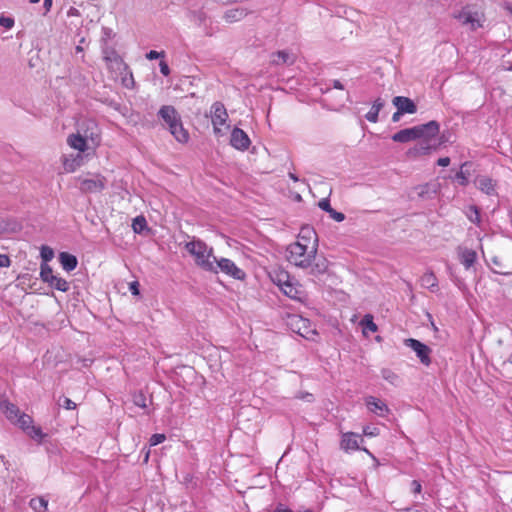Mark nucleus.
I'll return each instance as SVG.
<instances>
[{
  "mask_svg": "<svg viewBox=\"0 0 512 512\" xmlns=\"http://www.w3.org/2000/svg\"><path fill=\"white\" fill-rule=\"evenodd\" d=\"M318 239L312 245L296 241L287 247L288 261L302 269H310V274L318 276L328 270V261L323 256H317Z\"/></svg>",
  "mask_w": 512,
  "mask_h": 512,
  "instance_id": "nucleus-1",
  "label": "nucleus"
},
{
  "mask_svg": "<svg viewBox=\"0 0 512 512\" xmlns=\"http://www.w3.org/2000/svg\"><path fill=\"white\" fill-rule=\"evenodd\" d=\"M440 125L437 121L432 120L426 124L405 128L392 136L394 142L407 143L416 139L422 138L423 140L419 145L408 151L409 155L418 156L428 154L431 150V145L428 143L431 138L438 135Z\"/></svg>",
  "mask_w": 512,
  "mask_h": 512,
  "instance_id": "nucleus-2",
  "label": "nucleus"
},
{
  "mask_svg": "<svg viewBox=\"0 0 512 512\" xmlns=\"http://www.w3.org/2000/svg\"><path fill=\"white\" fill-rule=\"evenodd\" d=\"M186 250L195 257L196 264L203 270L217 274V266H214L216 257L213 249L208 248L201 240H192L185 245Z\"/></svg>",
  "mask_w": 512,
  "mask_h": 512,
  "instance_id": "nucleus-3",
  "label": "nucleus"
},
{
  "mask_svg": "<svg viewBox=\"0 0 512 512\" xmlns=\"http://www.w3.org/2000/svg\"><path fill=\"white\" fill-rule=\"evenodd\" d=\"M440 187V183L437 181L420 184L412 188L409 197L413 200L416 198L419 200H430L439 193Z\"/></svg>",
  "mask_w": 512,
  "mask_h": 512,
  "instance_id": "nucleus-4",
  "label": "nucleus"
},
{
  "mask_svg": "<svg viewBox=\"0 0 512 512\" xmlns=\"http://www.w3.org/2000/svg\"><path fill=\"white\" fill-rule=\"evenodd\" d=\"M18 425L26 434L34 440L41 441L44 434L40 427L33 425V419L31 416L21 413L18 418L13 422Z\"/></svg>",
  "mask_w": 512,
  "mask_h": 512,
  "instance_id": "nucleus-5",
  "label": "nucleus"
},
{
  "mask_svg": "<svg viewBox=\"0 0 512 512\" xmlns=\"http://www.w3.org/2000/svg\"><path fill=\"white\" fill-rule=\"evenodd\" d=\"M404 344L416 353L417 357L423 365L429 366L431 364V349L429 346L413 338L405 339Z\"/></svg>",
  "mask_w": 512,
  "mask_h": 512,
  "instance_id": "nucleus-6",
  "label": "nucleus"
},
{
  "mask_svg": "<svg viewBox=\"0 0 512 512\" xmlns=\"http://www.w3.org/2000/svg\"><path fill=\"white\" fill-rule=\"evenodd\" d=\"M79 189L83 193H98L106 186V179L101 175L93 178H79Z\"/></svg>",
  "mask_w": 512,
  "mask_h": 512,
  "instance_id": "nucleus-7",
  "label": "nucleus"
},
{
  "mask_svg": "<svg viewBox=\"0 0 512 512\" xmlns=\"http://www.w3.org/2000/svg\"><path fill=\"white\" fill-rule=\"evenodd\" d=\"M214 266H217V273L219 270L234 279L242 280L245 278V272L238 268L233 261L227 258L216 259Z\"/></svg>",
  "mask_w": 512,
  "mask_h": 512,
  "instance_id": "nucleus-8",
  "label": "nucleus"
},
{
  "mask_svg": "<svg viewBox=\"0 0 512 512\" xmlns=\"http://www.w3.org/2000/svg\"><path fill=\"white\" fill-rule=\"evenodd\" d=\"M289 325L292 327V330L297 332L299 335L306 339H310V334L316 335V331L312 330L308 326V321L299 316H291Z\"/></svg>",
  "mask_w": 512,
  "mask_h": 512,
  "instance_id": "nucleus-9",
  "label": "nucleus"
},
{
  "mask_svg": "<svg viewBox=\"0 0 512 512\" xmlns=\"http://www.w3.org/2000/svg\"><path fill=\"white\" fill-rule=\"evenodd\" d=\"M455 18L463 25H470L473 30L482 26L480 14L476 11L471 12L468 8L462 9Z\"/></svg>",
  "mask_w": 512,
  "mask_h": 512,
  "instance_id": "nucleus-10",
  "label": "nucleus"
},
{
  "mask_svg": "<svg viewBox=\"0 0 512 512\" xmlns=\"http://www.w3.org/2000/svg\"><path fill=\"white\" fill-rule=\"evenodd\" d=\"M227 117V111L222 103L216 102L212 105V123L216 134L221 132L219 126L226 122Z\"/></svg>",
  "mask_w": 512,
  "mask_h": 512,
  "instance_id": "nucleus-11",
  "label": "nucleus"
},
{
  "mask_svg": "<svg viewBox=\"0 0 512 512\" xmlns=\"http://www.w3.org/2000/svg\"><path fill=\"white\" fill-rule=\"evenodd\" d=\"M158 116L163 120L168 128L172 127V125L176 124L178 120L181 119L175 107L171 105H163L158 111Z\"/></svg>",
  "mask_w": 512,
  "mask_h": 512,
  "instance_id": "nucleus-12",
  "label": "nucleus"
},
{
  "mask_svg": "<svg viewBox=\"0 0 512 512\" xmlns=\"http://www.w3.org/2000/svg\"><path fill=\"white\" fill-rule=\"evenodd\" d=\"M397 110L404 114H414L417 112V106L414 101L405 96H396L392 100Z\"/></svg>",
  "mask_w": 512,
  "mask_h": 512,
  "instance_id": "nucleus-13",
  "label": "nucleus"
},
{
  "mask_svg": "<svg viewBox=\"0 0 512 512\" xmlns=\"http://www.w3.org/2000/svg\"><path fill=\"white\" fill-rule=\"evenodd\" d=\"M230 143L238 150H245L250 145V139L242 129L234 128L231 133Z\"/></svg>",
  "mask_w": 512,
  "mask_h": 512,
  "instance_id": "nucleus-14",
  "label": "nucleus"
},
{
  "mask_svg": "<svg viewBox=\"0 0 512 512\" xmlns=\"http://www.w3.org/2000/svg\"><path fill=\"white\" fill-rule=\"evenodd\" d=\"M90 137L92 141H95V139H98V134H94L91 132L90 136L85 134V136L78 134H73L68 137V143L69 145L78 150L79 152H84L87 149V138Z\"/></svg>",
  "mask_w": 512,
  "mask_h": 512,
  "instance_id": "nucleus-15",
  "label": "nucleus"
},
{
  "mask_svg": "<svg viewBox=\"0 0 512 512\" xmlns=\"http://www.w3.org/2000/svg\"><path fill=\"white\" fill-rule=\"evenodd\" d=\"M457 252L460 258V262L466 269L472 267L477 260V254L473 249L459 246Z\"/></svg>",
  "mask_w": 512,
  "mask_h": 512,
  "instance_id": "nucleus-16",
  "label": "nucleus"
},
{
  "mask_svg": "<svg viewBox=\"0 0 512 512\" xmlns=\"http://www.w3.org/2000/svg\"><path fill=\"white\" fill-rule=\"evenodd\" d=\"M366 405L371 412L381 417L385 416V414L389 412V408L387 407V405L383 401L373 396H369L366 398Z\"/></svg>",
  "mask_w": 512,
  "mask_h": 512,
  "instance_id": "nucleus-17",
  "label": "nucleus"
},
{
  "mask_svg": "<svg viewBox=\"0 0 512 512\" xmlns=\"http://www.w3.org/2000/svg\"><path fill=\"white\" fill-rule=\"evenodd\" d=\"M0 406H1L3 413L5 414L6 418L11 423L15 422V420L18 418V416L22 413L15 404L10 403L9 401H6V400L2 401Z\"/></svg>",
  "mask_w": 512,
  "mask_h": 512,
  "instance_id": "nucleus-18",
  "label": "nucleus"
},
{
  "mask_svg": "<svg viewBox=\"0 0 512 512\" xmlns=\"http://www.w3.org/2000/svg\"><path fill=\"white\" fill-rule=\"evenodd\" d=\"M247 15H248V11L246 9H244V8H233V9L227 10L224 13L223 19L227 23H234V22H238V21L242 20Z\"/></svg>",
  "mask_w": 512,
  "mask_h": 512,
  "instance_id": "nucleus-19",
  "label": "nucleus"
},
{
  "mask_svg": "<svg viewBox=\"0 0 512 512\" xmlns=\"http://www.w3.org/2000/svg\"><path fill=\"white\" fill-rule=\"evenodd\" d=\"M318 206L323 211L327 212L329 216L337 222H342L345 219V215L342 212H338L331 207L328 198L321 199L318 203Z\"/></svg>",
  "mask_w": 512,
  "mask_h": 512,
  "instance_id": "nucleus-20",
  "label": "nucleus"
},
{
  "mask_svg": "<svg viewBox=\"0 0 512 512\" xmlns=\"http://www.w3.org/2000/svg\"><path fill=\"white\" fill-rule=\"evenodd\" d=\"M59 261H60L63 269L67 272L74 270L78 264V260H77L76 256H74L68 252H61L59 254Z\"/></svg>",
  "mask_w": 512,
  "mask_h": 512,
  "instance_id": "nucleus-21",
  "label": "nucleus"
},
{
  "mask_svg": "<svg viewBox=\"0 0 512 512\" xmlns=\"http://www.w3.org/2000/svg\"><path fill=\"white\" fill-rule=\"evenodd\" d=\"M170 133L180 143H186L189 139L188 132L184 129L181 119L169 128Z\"/></svg>",
  "mask_w": 512,
  "mask_h": 512,
  "instance_id": "nucleus-22",
  "label": "nucleus"
},
{
  "mask_svg": "<svg viewBox=\"0 0 512 512\" xmlns=\"http://www.w3.org/2000/svg\"><path fill=\"white\" fill-rule=\"evenodd\" d=\"M477 187L487 195H495V182L486 176L479 177L476 181Z\"/></svg>",
  "mask_w": 512,
  "mask_h": 512,
  "instance_id": "nucleus-23",
  "label": "nucleus"
},
{
  "mask_svg": "<svg viewBox=\"0 0 512 512\" xmlns=\"http://www.w3.org/2000/svg\"><path fill=\"white\" fill-rule=\"evenodd\" d=\"M358 438H359V436L352 432L344 434L342 437V441H341V447L344 450L358 449L359 448Z\"/></svg>",
  "mask_w": 512,
  "mask_h": 512,
  "instance_id": "nucleus-24",
  "label": "nucleus"
},
{
  "mask_svg": "<svg viewBox=\"0 0 512 512\" xmlns=\"http://www.w3.org/2000/svg\"><path fill=\"white\" fill-rule=\"evenodd\" d=\"M384 104V100H382L381 98H377L374 101L370 111L365 115V118L369 122L376 123L378 121L379 111L384 107Z\"/></svg>",
  "mask_w": 512,
  "mask_h": 512,
  "instance_id": "nucleus-25",
  "label": "nucleus"
},
{
  "mask_svg": "<svg viewBox=\"0 0 512 512\" xmlns=\"http://www.w3.org/2000/svg\"><path fill=\"white\" fill-rule=\"evenodd\" d=\"M272 63L275 65L288 64L292 65L294 63V57L290 55L286 51H278L272 55Z\"/></svg>",
  "mask_w": 512,
  "mask_h": 512,
  "instance_id": "nucleus-26",
  "label": "nucleus"
},
{
  "mask_svg": "<svg viewBox=\"0 0 512 512\" xmlns=\"http://www.w3.org/2000/svg\"><path fill=\"white\" fill-rule=\"evenodd\" d=\"M318 239L316 232L311 227H302L297 241L312 245V242Z\"/></svg>",
  "mask_w": 512,
  "mask_h": 512,
  "instance_id": "nucleus-27",
  "label": "nucleus"
},
{
  "mask_svg": "<svg viewBox=\"0 0 512 512\" xmlns=\"http://www.w3.org/2000/svg\"><path fill=\"white\" fill-rule=\"evenodd\" d=\"M421 285L434 292L438 287V281L433 272H427L421 277Z\"/></svg>",
  "mask_w": 512,
  "mask_h": 512,
  "instance_id": "nucleus-28",
  "label": "nucleus"
},
{
  "mask_svg": "<svg viewBox=\"0 0 512 512\" xmlns=\"http://www.w3.org/2000/svg\"><path fill=\"white\" fill-rule=\"evenodd\" d=\"M47 284L50 287L62 292H67L70 288L69 283L65 279L57 276L51 278V281H49Z\"/></svg>",
  "mask_w": 512,
  "mask_h": 512,
  "instance_id": "nucleus-29",
  "label": "nucleus"
},
{
  "mask_svg": "<svg viewBox=\"0 0 512 512\" xmlns=\"http://www.w3.org/2000/svg\"><path fill=\"white\" fill-rule=\"evenodd\" d=\"M281 290L283 291V293L292 298V299H297L298 298V295H299V289L294 285L292 284L289 280H286L283 285H281Z\"/></svg>",
  "mask_w": 512,
  "mask_h": 512,
  "instance_id": "nucleus-30",
  "label": "nucleus"
},
{
  "mask_svg": "<svg viewBox=\"0 0 512 512\" xmlns=\"http://www.w3.org/2000/svg\"><path fill=\"white\" fill-rule=\"evenodd\" d=\"M492 263L496 266V269H494V273L500 274V275H511L512 274V267H509L507 265H504L499 257L494 256L492 258Z\"/></svg>",
  "mask_w": 512,
  "mask_h": 512,
  "instance_id": "nucleus-31",
  "label": "nucleus"
},
{
  "mask_svg": "<svg viewBox=\"0 0 512 512\" xmlns=\"http://www.w3.org/2000/svg\"><path fill=\"white\" fill-rule=\"evenodd\" d=\"M470 164L468 162H465L461 165L460 171L456 173L455 179L458 181V183L462 186H466L468 184V177L469 172L467 170V167Z\"/></svg>",
  "mask_w": 512,
  "mask_h": 512,
  "instance_id": "nucleus-32",
  "label": "nucleus"
},
{
  "mask_svg": "<svg viewBox=\"0 0 512 512\" xmlns=\"http://www.w3.org/2000/svg\"><path fill=\"white\" fill-rule=\"evenodd\" d=\"M360 325L363 327V330H369L371 332H376L378 330V326L373 321V316L371 314H366L360 321ZM365 333V331H363Z\"/></svg>",
  "mask_w": 512,
  "mask_h": 512,
  "instance_id": "nucleus-33",
  "label": "nucleus"
},
{
  "mask_svg": "<svg viewBox=\"0 0 512 512\" xmlns=\"http://www.w3.org/2000/svg\"><path fill=\"white\" fill-rule=\"evenodd\" d=\"M381 375H382L383 379H385L386 381H388L389 383H391L394 386H397L400 382L399 376L391 369H388V368L382 369Z\"/></svg>",
  "mask_w": 512,
  "mask_h": 512,
  "instance_id": "nucleus-34",
  "label": "nucleus"
},
{
  "mask_svg": "<svg viewBox=\"0 0 512 512\" xmlns=\"http://www.w3.org/2000/svg\"><path fill=\"white\" fill-rule=\"evenodd\" d=\"M48 501L42 497L33 498L30 500V507L36 512H42L47 509Z\"/></svg>",
  "mask_w": 512,
  "mask_h": 512,
  "instance_id": "nucleus-35",
  "label": "nucleus"
},
{
  "mask_svg": "<svg viewBox=\"0 0 512 512\" xmlns=\"http://www.w3.org/2000/svg\"><path fill=\"white\" fill-rule=\"evenodd\" d=\"M132 228L135 233H142L147 229V221L144 216L140 215L133 219Z\"/></svg>",
  "mask_w": 512,
  "mask_h": 512,
  "instance_id": "nucleus-36",
  "label": "nucleus"
},
{
  "mask_svg": "<svg viewBox=\"0 0 512 512\" xmlns=\"http://www.w3.org/2000/svg\"><path fill=\"white\" fill-rule=\"evenodd\" d=\"M55 275L53 274L52 268L47 263H41L40 266V277L41 280L45 283H48L51 281V278H53Z\"/></svg>",
  "mask_w": 512,
  "mask_h": 512,
  "instance_id": "nucleus-37",
  "label": "nucleus"
},
{
  "mask_svg": "<svg viewBox=\"0 0 512 512\" xmlns=\"http://www.w3.org/2000/svg\"><path fill=\"white\" fill-rule=\"evenodd\" d=\"M467 217L472 223H475V224L480 223V212H479V209L477 208V206L473 205V206L469 207Z\"/></svg>",
  "mask_w": 512,
  "mask_h": 512,
  "instance_id": "nucleus-38",
  "label": "nucleus"
},
{
  "mask_svg": "<svg viewBox=\"0 0 512 512\" xmlns=\"http://www.w3.org/2000/svg\"><path fill=\"white\" fill-rule=\"evenodd\" d=\"M133 403L141 408L147 407L146 397L142 391H138L133 394Z\"/></svg>",
  "mask_w": 512,
  "mask_h": 512,
  "instance_id": "nucleus-39",
  "label": "nucleus"
},
{
  "mask_svg": "<svg viewBox=\"0 0 512 512\" xmlns=\"http://www.w3.org/2000/svg\"><path fill=\"white\" fill-rule=\"evenodd\" d=\"M40 254H41V258L43 260L42 263H47L48 261L52 260V258L54 257L53 250L48 246H42Z\"/></svg>",
  "mask_w": 512,
  "mask_h": 512,
  "instance_id": "nucleus-40",
  "label": "nucleus"
},
{
  "mask_svg": "<svg viewBox=\"0 0 512 512\" xmlns=\"http://www.w3.org/2000/svg\"><path fill=\"white\" fill-rule=\"evenodd\" d=\"M14 24H15L14 18L6 17L3 15L0 17V25L5 27L6 29L13 28Z\"/></svg>",
  "mask_w": 512,
  "mask_h": 512,
  "instance_id": "nucleus-41",
  "label": "nucleus"
},
{
  "mask_svg": "<svg viewBox=\"0 0 512 512\" xmlns=\"http://www.w3.org/2000/svg\"><path fill=\"white\" fill-rule=\"evenodd\" d=\"M59 405L64 407L67 410H71V409H75L76 408V404L71 399H69L67 397H63L62 399H60L59 400Z\"/></svg>",
  "mask_w": 512,
  "mask_h": 512,
  "instance_id": "nucleus-42",
  "label": "nucleus"
},
{
  "mask_svg": "<svg viewBox=\"0 0 512 512\" xmlns=\"http://www.w3.org/2000/svg\"><path fill=\"white\" fill-rule=\"evenodd\" d=\"M64 168L67 172H73L77 166H79V162L76 159L69 161L68 159H64L63 161Z\"/></svg>",
  "mask_w": 512,
  "mask_h": 512,
  "instance_id": "nucleus-43",
  "label": "nucleus"
},
{
  "mask_svg": "<svg viewBox=\"0 0 512 512\" xmlns=\"http://www.w3.org/2000/svg\"><path fill=\"white\" fill-rule=\"evenodd\" d=\"M166 439L164 434H153L150 438V445L155 446L162 443Z\"/></svg>",
  "mask_w": 512,
  "mask_h": 512,
  "instance_id": "nucleus-44",
  "label": "nucleus"
},
{
  "mask_svg": "<svg viewBox=\"0 0 512 512\" xmlns=\"http://www.w3.org/2000/svg\"><path fill=\"white\" fill-rule=\"evenodd\" d=\"M165 57V52L164 51H155V50H151L149 51L147 54H146V58L148 60H154V59H159V58H164Z\"/></svg>",
  "mask_w": 512,
  "mask_h": 512,
  "instance_id": "nucleus-45",
  "label": "nucleus"
},
{
  "mask_svg": "<svg viewBox=\"0 0 512 512\" xmlns=\"http://www.w3.org/2000/svg\"><path fill=\"white\" fill-rule=\"evenodd\" d=\"M297 399L304 400L306 402H313L314 396L309 392H299L295 396Z\"/></svg>",
  "mask_w": 512,
  "mask_h": 512,
  "instance_id": "nucleus-46",
  "label": "nucleus"
},
{
  "mask_svg": "<svg viewBox=\"0 0 512 512\" xmlns=\"http://www.w3.org/2000/svg\"><path fill=\"white\" fill-rule=\"evenodd\" d=\"M103 53H104V59L107 61H112V60L117 61L118 60V55L114 50H111L110 52H108V50L105 49L103 51Z\"/></svg>",
  "mask_w": 512,
  "mask_h": 512,
  "instance_id": "nucleus-47",
  "label": "nucleus"
},
{
  "mask_svg": "<svg viewBox=\"0 0 512 512\" xmlns=\"http://www.w3.org/2000/svg\"><path fill=\"white\" fill-rule=\"evenodd\" d=\"M11 260L8 255L0 254V267H9Z\"/></svg>",
  "mask_w": 512,
  "mask_h": 512,
  "instance_id": "nucleus-48",
  "label": "nucleus"
},
{
  "mask_svg": "<svg viewBox=\"0 0 512 512\" xmlns=\"http://www.w3.org/2000/svg\"><path fill=\"white\" fill-rule=\"evenodd\" d=\"M159 67H160V72L164 76H168L170 74V68H169L168 64L165 61H163V60L160 61Z\"/></svg>",
  "mask_w": 512,
  "mask_h": 512,
  "instance_id": "nucleus-49",
  "label": "nucleus"
},
{
  "mask_svg": "<svg viewBox=\"0 0 512 512\" xmlns=\"http://www.w3.org/2000/svg\"><path fill=\"white\" fill-rule=\"evenodd\" d=\"M286 280H289V275L287 273L282 272L277 275V283L280 287Z\"/></svg>",
  "mask_w": 512,
  "mask_h": 512,
  "instance_id": "nucleus-50",
  "label": "nucleus"
},
{
  "mask_svg": "<svg viewBox=\"0 0 512 512\" xmlns=\"http://www.w3.org/2000/svg\"><path fill=\"white\" fill-rule=\"evenodd\" d=\"M130 291L133 295H139V283L137 281L130 284Z\"/></svg>",
  "mask_w": 512,
  "mask_h": 512,
  "instance_id": "nucleus-51",
  "label": "nucleus"
},
{
  "mask_svg": "<svg viewBox=\"0 0 512 512\" xmlns=\"http://www.w3.org/2000/svg\"><path fill=\"white\" fill-rule=\"evenodd\" d=\"M411 486H412V491L414 493H420L421 492V484L419 481L417 480H413L412 483H411Z\"/></svg>",
  "mask_w": 512,
  "mask_h": 512,
  "instance_id": "nucleus-52",
  "label": "nucleus"
},
{
  "mask_svg": "<svg viewBox=\"0 0 512 512\" xmlns=\"http://www.w3.org/2000/svg\"><path fill=\"white\" fill-rule=\"evenodd\" d=\"M437 164L442 167H446L450 164V158L449 157H442L439 158L437 161Z\"/></svg>",
  "mask_w": 512,
  "mask_h": 512,
  "instance_id": "nucleus-53",
  "label": "nucleus"
},
{
  "mask_svg": "<svg viewBox=\"0 0 512 512\" xmlns=\"http://www.w3.org/2000/svg\"><path fill=\"white\" fill-rule=\"evenodd\" d=\"M52 4H53V1L52 0H44L43 2V7L45 9V13H48L52 7Z\"/></svg>",
  "mask_w": 512,
  "mask_h": 512,
  "instance_id": "nucleus-54",
  "label": "nucleus"
},
{
  "mask_svg": "<svg viewBox=\"0 0 512 512\" xmlns=\"http://www.w3.org/2000/svg\"><path fill=\"white\" fill-rule=\"evenodd\" d=\"M403 114L404 113L400 112L399 110H396V112H394L392 115V121L394 123L398 122Z\"/></svg>",
  "mask_w": 512,
  "mask_h": 512,
  "instance_id": "nucleus-55",
  "label": "nucleus"
},
{
  "mask_svg": "<svg viewBox=\"0 0 512 512\" xmlns=\"http://www.w3.org/2000/svg\"><path fill=\"white\" fill-rule=\"evenodd\" d=\"M275 512H293L292 510L285 508L282 504H279L275 509Z\"/></svg>",
  "mask_w": 512,
  "mask_h": 512,
  "instance_id": "nucleus-56",
  "label": "nucleus"
},
{
  "mask_svg": "<svg viewBox=\"0 0 512 512\" xmlns=\"http://www.w3.org/2000/svg\"><path fill=\"white\" fill-rule=\"evenodd\" d=\"M333 87L335 89L343 90L344 86L339 80H333Z\"/></svg>",
  "mask_w": 512,
  "mask_h": 512,
  "instance_id": "nucleus-57",
  "label": "nucleus"
},
{
  "mask_svg": "<svg viewBox=\"0 0 512 512\" xmlns=\"http://www.w3.org/2000/svg\"><path fill=\"white\" fill-rule=\"evenodd\" d=\"M8 232V226L7 224L0 222V234Z\"/></svg>",
  "mask_w": 512,
  "mask_h": 512,
  "instance_id": "nucleus-58",
  "label": "nucleus"
},
{
  "mask_svg": "<svg viewBox=\"0 0 512 512\" xmlns=\"http://www.w3.org/2000/svg\"><path fill=\"white\" fill-rule=\"evenodd\" d=\"M374 430H375V429L370 430V428H369V427H367V428H364L363 432H364V434H365V435H367V436H373V435H376V433L374 432Z\"/></svg>",
  "mask_w": 512,
  "mask_h": 512,
  "instance_id": "nucleus-59",
  "label": "nucleus"
},
{
  "mask_svg": "<svg viewBox=\"0 0 512 512\" xmlns=\"http://www.w3.org/2000/svg\"><path fill=\"white\" fill-rule=\"evenodd\" d=\"M68 15L69 16H77V15H79V11L76 8L71 7L70 10L68 11Z\"/></svg>",
  "mask_w": 512,
  "mask_h": 512,
  "instance_id": "nucleus-60",
  "label": "nucleus"
},
{
  "mask_svg": "<svg viewBox=\"0 0 512 512\" xmlns=\"http://www.w3.org/2000/svg\"><path fill=\"white\" fill-rule=\"evenodd\" d=\"M289 178L292 179L294 182L299 181V178L294 173H289Z\"/></svg>",
  "mask_w": 512,
  "mask_h": 512,
  "instance_id": "nucleus-61",
  "label": "nucleus"
},
{
  "mask_svg": "<svg viewBox=\"0 0 512 512\" xmlns=\"http://www.w3.org/2000/svg\"><path fill=\"white\" fill-rule=\"evenodd\" d=\"M82 50H83V49H82V47H81V46H77V47H76V51H77V52H81Z\"/></svg>",
  "mask_w": 512,
  "mask_h": 512,
  "instance_id": "nucleus-62",
  "label": "nucleus"
},
{
  "mask_svg": "<svg viewBox=\"0 0 512 512\" xmlns=\"http://www.w3.org/2000/svg\"><path fill=\"white\" fill-rule=\"evenodd\" d=\"M406 511H407V512H419V511H417V510H412V509H407Z\"/></svg>",
  "mask_w": 512,
  "mask_h": 512,
  "instance_id": "nucleus-63",
  "label": "nucleus"
},
{
  "mask_svg": "<svg viewBox=\"0 0 512 512\" xmlns=\"http://www.w3.org/2000/svg\"><path fill=\"white\" fill-rule=\"evenodd\" d=\"M507 70L512 71V65H510Z\"/></svg>",
  "mask_w": 512,
  "mask_h": 512,
  "instance_id": "nucleus-64",
  "label": "nucleus"
}]
</instances>
